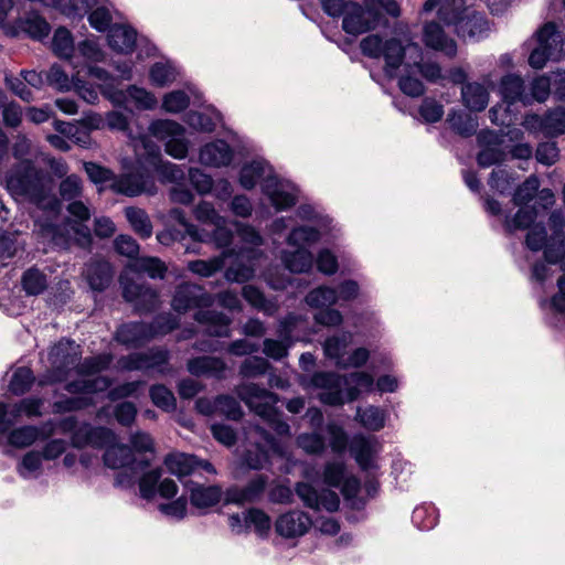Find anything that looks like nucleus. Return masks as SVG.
<instances>
[{
	"label": "nucleus",
	"mask_w": 565,
	"mask_h": 565,
	"mask_svg": "<svg viewBox=\"0 0 565 565\" xmlns=\"http://www.w3.org/2000/svg\"><path fill=\"white\" fill-rule=\"evenodd\" d=\"M53 181L31 161L20 162L7 177L8 188L43 212L35 221L40 236L53 247H71V216H61L62 201L54 194Z\"/></svg>",
	"instance_id": "nucleus-1"
},
{
	"label": "nucleus",
	"mask_w": 565,
	"mask_h": 565,
	"mask_svg": "<svg viewBox=\"0 0 565 565\" xmlns=\"http://www.w3.org/2000/svg\"><path fill=\"white\" fill-rule=\"evenodd\" d=\"M50 366L46 371L34 376L33 371L26 366L18 367L10 380L9 391L17 396L26 393L36 381L39 386L63 384L64 391L71 393V339L62 338L49 352Z\"/></svg>",
	"instance_id": "nucleus-2"
},
{
	"label": "nucleus",
	"mask_w": 565,
	"mask_h": 565,
	"mask_svg": "<svg viewBox=\"0 0 565 565\" xmlns=\"http://www.w3.org/2000/svg\"><path fill=\"white\" fill-rule=\"evenodd\" d=\"M438 18L447 26H454L458 38L479 40L488 30V19L477 10L470 9L466 0H446L438 8Z\"/></svg>",
	"instance_id": "nucleus-3"
},
{
	"label": "nucleus",
	"mask_w": 565,
	"mask_h": 565,
	"mask_svg": "<svg viewBox=\"0 0 565 565\" xmlns=\"http://www.w3.org/2000/svg\"><path fill=\"white\" fill-rule=\"evenodd\" d=\"M237 394L246 406L263 418L278 435L289 434L290 427L282 419V413L276 406L279 402L277 394L255 383L241 385Z\"/></svg>",
	"instance_id": "nucleus-4"
},
{
	"label": "nucleus",
	"mask_w": 565,
	"mask_h": 565,
	"mask_svg": "<svg viewBox=\"0 0 565 565\" xmlns=\"http://www.w3.org/2000/svg\"><path fill=\"white\" fill-rule=\"evenodd\" d=\"M55 273L56 271L52 269L51 266L45 267V269H40L36 266L28 268L21 276V286L23 291L28 296H39L46 290L50 282H53L56 286V298L58 299V302L65 303L70 297L68 290L71 275L67 274V270L65 269L61 271V276Z\"/></svg>",
	"instance_id": "nucleus-5"
},
{
	"label": "nucleus",
	"mask_w": 565,
	"mask_h": 565,
	"mask_svg": "<svg viewBox=\"0 0 565 565\" xmlns=\"http://www.w3.org/2000/svg\"><path fill=\"white\" fill-rule=\"evenodd\" d=\"M137 163L143 170L157 171L164 181L177 182L183 179V171L174 163L164 161L158 143H132Z\"/></svg>",
	"instance_id": "nucleus-6"
},
{
	"label": "nucleus",
	"mask_w": 565,
	"mask_h": 565,
	"mask_svg": "<svg viewBox=\"0 0 565 565\" xmlns=\"http://www.w3.org/2000/svg\"><path fill=\"white\" fill-rule=\"evenodd\" d=\"M184 122L192 129L200 132H213L220 126L217 136L210 141H242L233 129L225 126L223 115L215 108L209 111L189 110L183 116Z\"/></svg>",
	"instance_id": "nucleus-7"
},
{
	"label": "nucleus",
	"mask_w": 565,
	"mask_h": 565,
	"mask_svg": "<svg viewBox=\"0 0 565 565\" xmlns=\"http://www.w3.org/2000/svg\"><path fill=\"white\" fill-rule=\"evenodd\" d=\"M122 298L132 305L134 310L139 313L154 311L160 303L159 294L146 281H137L131 278H120Z\"/></svg>",
	"instance_id": "nucleus-8"
},
{
	"label": "nucleus",
	"mask_w": 565,
	"mask_h": 565,
	"mask_svg": "<svg viewBox=\"0 0 565 565\" xmlns=\"http://www.w3.org/2000/svg\"><path fill=\"white\" fill-rule=\"evenodd\" d=\"M169 351L161 348H152L146 352H134L119 358L117 364L121 371H141L148 372L156 370L159 373L164 372V366L169 363Z\"/></svg>",
	"instance_id": "nucleus-9"
},
{
	"label": "nucleus",
	"mask_w": 565,
	"mask_h": 565,
	"mask_svg": "<svg viewBox=\"0 0 565 565\" xmlns=\"http://www.w3.org/2000/svg\"><path fill=\"white\" fill-rule=\"evenodd\" d=\"M262 189L277 211L287 210L296 205L298 201V188L276 175L268 174L263 181Z\"/></svg>",
	"instance_id": "nucleus-10"
},
{
	"label": "nucleus",
	"mask_w": 565,
	"mask_h": 565,
	"mask_svg": "<svg viewBox=\"0 0 565 565\" xmlns=\"http://www.w3.org/2000/svg\"><path fill=\"white\" fill-rule=\"evenodd\" d=\"M213 303V297L203 287L182 282L175 287L171 306L174 311L184 313L193 308H205Z\"/></svg>",
	"instance_id": "nucleus-11"
},
{
	"label": "nucleus",
	"mask_w": 565,
	"mask_h": 565,
	"mask_svg": "<svg viewBox=\"0 0 565 565\" xmlns=\"http://www.w3.org/2000/svg\"><path fill=\"white\" fill-rule=\"evenodd\" d=\"M525 125L529 130L540 132L546 138H557L565 134V108L558 106L543 115H529Z\"/></svg>",
	"instance_id": "nucleus-12"
},
{
	"label": "nucleus",
	"mask_w": 565,
	"mask_h": 565,
	"mask_svg": "<svg viewBox=\"0 0 565 565\" xmlns=\"http://www.w3.org/2000/svg\"><path fill=\"white\" fill-rule=\"evenodd\" d=\"M130 171L114 178L110 189L116 193L127 196H137L142 193H153L156 189L153 179L149 174V170Z\"/></svg>",
	"instance_id": "nucleus-13"
},
{
	"label": "nucleus",
	"mask_w": 565,
	"mask_h": 565,
	"mask_svg": "<svg viewBox=\"0 0 565 565\" xmlns=\"http://www.w3.org/2000/svg\"><path fill=\"white\" fill-rule=\"evenodd\" d=\"M268 482V476L257 475L243 487L232 486L224 492V503L244 505L259 502L265 494Z\"/></svg>",
	"instance_id": "nucleus-14"
},
{
	"label": "nucleus",
	"mask_w": 565,
	"mask_h": 565,
	"mask_svg": "<svg viewBox=\"0 0 565 565\" xmlns=\"http://www.w3.org/2000/svg\"><path fill=\"white\" fill-rule=\"evenodd\" d=\"M164 465L167 469L179 479L194 475L199 470H204L211 475L216 473L214 466L210 461L199 459L194 455L184 452L167 455Z\"/></svg>",
	"instance_id": "nucleus-15"
},
{
	"label": "nucleus",
	"mask_w": 565,
	"mask_h": 565,
	"mask_svg": "<svg viewBox=\"0 0 565 565\" xmlns=\"http://www.w3.org/2000/svg\"><path fill=\"white\" fill-rule=\"evenodd\" d=\"M116 441V435L107 427L78 425L73 419V447L89 445L94 448H107Z\"/></svg>",
	"instance_id": "nucleus-16"
},
{
	"label": "nucleus",
	"mask_w": 565,
	"mask_h": 565,
	"mask_svg": "<svg viewBox=\"0 0 565 565\" xmlns=\"http://www.w3.org/2000/svg\"><path fill=\"white\" fill-rule=\"evenodd\" d=\"M312 525L308 513L301 510H289L280 514L275 522V531L285 539L300 537L307 534Z\"/></svg>",
	"instance_id": "nucleus-17"
},
{
	"label": "nucleus",
	"mask_w": 565,
	"mask_h": 565,
	"mask_svg": "<svg viewBox=\"0 0 565 565\" xmlns=\"http://www.w3.org/2000/svg\"><path fill=\"white\" fill-rule=\"evenodd\" d=\"M311 383L315 387L324 390L320 401L330 406H341L345 403L342 386L345 385L342 376L332 372L315 373Z\"/></svg>",
	"instance_id": "nucleus-18"
},
{
	"label": "nucleus",
	"mask_w": 565,
	"mask_h": 565,
	"mask_svg": "<svg viewBox=\"0 0 565 565\" xmlns=\"http://www.w3.org/2000/svg\"><path fill=\"white\" fill-rule=\"evenodd\" d=\"M552 234L544 246V258L548 264L563 263L565 257V241L563 239L564 216L561 211H553L548 217Z\"/></svg>",
	"instance_id": "nucleus-19"
},
{
	"label": "nucleus",
	"mask_w": 565,
	"mask_h": 565,
	"mask_svg": "<svg viewBox=\"0 0 565 565\" xmlns=\"http://www.w3.org/2000/svg\"><path fill=\"white\" fill-rule=\"evenodd\" d=\"M343 2V10L337 17H343L342 19V30L350 35H360L372 31V25L369 24L365 10L363 7L355 1L352 0H341Z\"/></svg>",
	"instance_id": "nucleus-20"
},
{
	"label": "nucleus",
	"mask_w": 565,
	"mask_h": 565,
	"mask_svg": "<svg viewBox=\"0 0 565 565\" xmlns=\"http://www.w3.org/2000/svg\"><path fill=\"white\" fill-rule=\"evenodd\" d=\"M423 42L426 47L444 52L447 56L454 57L457 54V43L445 33L443 26L436 21L424 24Z\"/></svg>",
	"instance_id": "nucleus-21"
},
{
	"label": "nucleus",
	"mask_w": 565,
	"mask_h": 565,
	"mask_svg": "<svg viewBox=\"0 0 565 565\" xmlns=\"http://www.w3.org/2000/svg\"><path fill=\"white\" fill-rule=\"evenodd\" d=\"M55 422L47 420L40 427L25 425L15 429H12L8 435V441L10 445L23 448L31 446L39 438H47L55 431Z\"/></svg>",
	"instance_id": "nucleus-22"
},
{
	"label": "nucleus",
	"mask_w": 565,
	"mask_h": 565,
	"mask_svg": "<svg viewBox=\"0 0 565 565\" xmlns=\"http://www.w3.org/2000/svg\"><path fill=\"white\" fill-rule=\"evenodd\" d=\"M103 460L105 466L110 469L126 468L130 465H138L140 469H147L150 466V461L147 459L137 460L129 446L115 441L105 449Z\"/></svg>",
	"instance_id": "nucleus-23"
},
{
	"label": "nucleus",
	"mask_w": 565,
	"mask_h": 565,
	"mask_svg": "<svg viewBox=\"0 0 565 565\" xmlns=\"http://www.w3.org/2000/svg\"><path fill=\"white\" fill-rule=\"evenodd\" d=\"M137 30L130 24L115 23L107 33V44L116 53L131 54L137 46Z\"/></svg>",
	"instance_id": "nucleus-24"
},
{
	"label": "nucleus",
	"mask_w": 565,
	"mask_h": 565,
	"mask_svg": "<svg viewBox=\"0 0 565 565\" xmlns=\"http://www.w3.org/2000/svg\"><path fill=\"white\" fill-rule=\"evenodd\" d=\"M115 339L126 347L139 348L152 339V333L150 332L148 323L132 321L118 327Z\"/></svg>",
	"instance_id": "nucleus-25"
},
{
	"label": "nucleus",
	"mask_w": 565,
	"mask_h": 565,
	"mask_svg": "<svg viewBox=\"0 0 565 565\" xmlns=\"http://www.w3.org/2000/svg\"><path fill=\"white\" fill-rule=\"evenodd\" d=\"M194 320L204 327V332L212 337H228L231 318L225 313L212 309H200Z\"/></svg>",
	"instance_id": "nucleus-26"
},
{
	"label": "nucleus",
	"mask_w": 565,
	"mask_h": 565,
	"mask_svg": "<svg viewBox=\"0 0 565 565\" xmlns=\"http://www.w3.org/2000/svg\"><path fill=\"white\" fill-rule=\"evenodd\" d=\"M83 276L90 289L103 291L111 282V265L105 259L93 258L85 265Z\"/></svg>",
	"instance_id": "nucleus-27"
},
{
	"label": "nucleus",
	"mask_w": 565,
	"mask_h": 565,
	"mask_svg": "<svg viewBox=\"0 0 565 565\" xmlns=\"http://www.w3.org/2000/svg\"><path fill=\"white\" fill-rule=\"evenodd\" d=\"M448 128L461 138H470L477 134L478 117L465 109H451L446 118Z\"/></svg>",
	"instance_id": "nucleus-28"
},
{
	"label": "nucleus",
	"mask_w": 565,
	"mask_h": 565,
	"mask_svg": "<svg viewBox=\"0 0 565 565\" xmlns=\"http://www.w3.org/2000/svg\"><path fill=\"white\" fill-rule=\"evenodd\" d=\"M190 491V502L196 509H209L216 505L224 492L220 486H204L190 482L186 484Z\"/></svg>",
	"instance_id": "nucleus-29"
},
{
	"label": "nucleus",
	"mask_w": 565,
	"mask_h": 565,
	"mask_svg": "<svg viewBox=\"0 0 565 565\" xmlns=\"http://www.w3.org/2000/svg\"><path fill=\"white\" fill-rule=\"evenodd\" d=\"M500 93L504 103L509 106L515 103L530 105L529 94L525 92L524 81L516 74H508L501 78Z\"/></svg>",
	"instance_id": "nucleus-30"
},
{
	"label": "nucleus",
	"mask_w": 565,
	"mask_h": 565,
	"mask_svg": "<svg viewBox=\"0 0 565 565\" xmlns=\"http://www.w3.org/2000/svg\"><path fill=\"white\" fill-rule=\"evenodd\" d=\"M89 218V209L83 202L73 200V243L83 248H88L92 245L93 237L90 228L86 225L77 224V222L88 221Z\"/></svg>",
	"instance_id": "nucleus-31"
},
{
	"label": "nucleus",
	"mask_w": 565,
	"mask_h": 565,
	"mask_svg": "<svg viewBox=\"0 0 565 565\" xmlns=\"http://www.w3.org/2000/svg\"><path fill=\"white\" fill-rule=\"evenodd\" d=\"M231 143H204L200 149L199 159L204 166L226 167L234 157V152L230 147Z\"/></svg>",
	"instance_id": "nucleus-32"
},
{
	"label": "nucleus",
	"mask_w": 565,
	"mask_h": 565,
	"mask_svg": "<svg viewBox=\"0 0 565 565\" xmlns=\"http://www.w3.org/2000/svg\"><path fill=\"white\" fill-rule=\"evenodd\" d=\"M188 371L195 376H212L222 379L226 370V365L222 359L216 356H198L188 361Z\"/></svg>",
	"instance_id": "nucleus-33"
},
{
	"label": "nucleus",
	"mask_w": 565,
	"mask_h": 565,
	"mask_svg": "<svg viewBox=\"0 0 565 565\" xmlns=\"http://www.w3.org/2000/svg\"><path fill=\"white\" fill-rule=\"evenodd\" d=\"M132 100L135 106L140 110L153 109L157 105V98L143 87L137 85L128 86L127 90H116L113 96V102L121 105L126 100Z\"/></svg>",
	"instance_id": "nucleus-34"
},
{
	"label": "nucleus",
	"mask_w": 565,
	"mask_h": 565,
	"mask_svg": "<svg viewBox=\"0 0 565 565\" xmlns=\"http://www.w3.org/2000/svg\"><path fill=\"white\" fill-rule=\"evenodd\" d=\"M184 127L172 119H154L150 122L148 132L158 141H189L183 138Z\"/></svg>",
	"instance_id": "nucleus-35"
},
{
	"label": "nucleus",
	"mask_w": 565,
	"mask_h": 565,
	"mask_svg": "<svg viewBox=\"0 0 565 565\" xmlns=\"http://www.w3.org/2000/svg\"><path fill=\"white\" fill-rule=\"evenodd\" d=\"M463 105L470 111H482L488 106L489 93L486 87L477 82L466 83L461 88Z\"/></svg>",
	"instance_id": "nucleus-36"
},
{
	"label": "nucleus",
	"mask_w": 565,
	"mask_h": 565,
	"mask_svg": "<svg viewBox=\"0 0 565 565\" xmlns=\"http://www.w3.org/2000/svg\"><path fill=\"white\" fill-rule=\"evenodd\" d=\"M351 456L363 470H369L373 463V445L370 438L363 435H354L349 444Z\"/></svg>",
	"instance_id": "nucleus-37"
},
{
	"label": "nucleus",
	"mask_w": 565,
	"mask_h": 565,
	"mask_svg": "<svg viewBox=\"0 0 565 565\" xmlns=\"http://www.w3.org/2000/svg\"><path fill=\"white\" fill-rule=\"evenodd\" d=\"M405 46L402 41L397 38H390L385 40L383 45V55L385 61V72L391 74L401 67L405 58Z\"/></svg>",
	"instance_id": "nucleus-38"
},
{
	"label": "nucleus",
	"mask_w": 565,
	"mask_h": 565,
	"mask_svg": "<svg viewBox=\"0 0 565 565\" xmlns=\"http://www.w3.org/2000/svg\"><path fill=\"white\" fill-rule=\"evenodd\" d=\"M242 296L252 307L267 316H273L278 310L276 301L266 298L263 291L253 285L244 286Z\"/></svg>",
	"instance_id": "nucleus-39"
},
{
	"label": "nucleus",
	"mask_w": 565,
	"mask_h": 565,
	"mask_svg": "<svg viewBox=\"0 0 565 565\" xmlns=\"http://www.w3.org/2000/svg\"><path fill=\"white\" fill-rule=\"evenodd\" d=\"M125 216L137 235L143 239L151 237L152 223L145 210L129 206L125 210Z\"/></svg>",
	"instance_id": "nucleus-40"
},
{
	"label": "nucleus",
	"mask_w": 565,
	"mask_h": 565,
	"mask_svg": "<svg viewBox=\"0 0 565 565\" xmlns=\"http://www.w3.org/2000/svg\"><path fill=\"white\" fill-rule=\"evenodd\" d=\"M20 26L30 38L43 40L47 38L51 26L47 21L36 12H30L21 20Z\"/></svg>",
	"instance_id": "nucleus-41"
},
{
	"label": "nucleus",
	"mask_w": 565,
	"mask_h": 565,
	"mask_svg": "<svg viewBox=\"0 0 565 565\" xmlns=\"http://www.w3.org/2000/svg\"><path fill=\"white\" fill-rule=\"evenodd\" d=\"M268 169L267 162L263 160H254L245 164L239 173L241 185L246 190H252L260 179H266L265 174Z\"/></svg>",
	"instance_id": "nucleus-42"
},
{
	"label": "nucleus",
	"mask_w": 565,
	"mask_h": 565,
	"mask_svg": "<svg viewBox=\"0 0 565 565\" xmlns=\"http://www.w3.org/2000/svg\"><path fill=\"white\" fill-rule=\"evenodd\" d=\"M356 419L371 431H379L385 426L386 413L384 409L370 405L364 409L358 408Z\"/></svg>",
	"instance_id": "nucleus-43"
},
{
	"label": "nucleus",
	"mask_w": 565,
	"mask_h": 565,
	"mask_svg": "<svg viewBox=\"0 0 565 565\" xmlns=\"http://www.w3.org/2000/svg\"><path fill=\"white\" fill-rule=\"evenodd\" d=\"M131 268L136 273L147 274L152 279H163L168 270L160 258L152 256L137 258Z\"/></svg>",
	"instance_id": "nucleus-44"
},
{
	"label": "nucleus",
	"mask_w": 565,
	"mask_h": 565,
	"mask_svg": "<svg viewBox=\"0 0 565 565\" xmlns=\"http://www.w3.org/2000/svg\"><path fill=\"white\" fill-rule=\"evenodd\" d=\"M284 263L286 268L291 273H306L312 267L313 256L309 250L298 248L295 252L287 253L284 256Z\"/></svg>",
	"instance_id": "nucleus-45"
},
{
	"label": "nucleus",
	"mask_w": 565,
	"mask_h": 565,
	"mask_svg": "<svg viewBox=\"0 0 565 565\" xmlns=\"http://www.w3.org/2000/svg\"><path fill=\"white\" fill-rule=\"evenodd\" d=\"M86 15L89 25L100 33H108L115 24L113 23V14L110 10L100 3L89 10Z\"/></svg>",
	"instance_id": "nucleus-46"
},
{
	"label": "nucleus",
	"mask_w": 565,
	"mask_h": 565,
	"mask_svg": "<svg viewBox=\"0 0 565 565\" xmlns=\"http://www.w3.org/2000/svg\"><path fill=\"white\" fill-rule=\"evenodd\" d=\"M337 301V289L327 286L317 287L313 290L309 291L308 295L306 296L307 305L318 309L323 307H330L334 305Z\"/></svg>",
	"instance_id": "nucleus-47"
},
{
	"label": "nucleus",
	"mask_w": 565,
	"mask_h": 565,
	"mask_svg": "<svg viewBox=\"0 0 565 565\" xmlns=\"http://www.w3.org/2000/svg\"><path fill=\"white\" fill-rule=\"evenodd\" d=\"M163 469L157 467L143 472L138 481L140 497L145 500H151L157 494L159 481L161 480Z\"/></svg>",
	"instance_id": "nucleus-48"
},
{
	"label": "nucleus",
	"mask_w": 565,
	"mask_h": 565,
	"mask_svg": "<svg viewBox=\"0 0 565 565\" xmlns=\"http://www.w3.org/2000/svg\"><path fill=\"white\" fill-rule=\"evenodd\" d=\"M503 143H486V147L478 153L477 162L481 168H488L503 162L507 153L500 146Z\"/></svg>",
	"instance_id": "nucleus-49"
},
{
	"label": "nucleus",
	"mask_w": 565,
	"mask_h": 565,
	"mask_svg": "<svg viewBox=\"0 0 565 565\" xmlns=\"http://www.w3.org/2000/svg\"><path fill=\"white\" fill-rule=\"evenodd\" d=\"M270 364L265 358L252 355L242 362L239 374L247 379L257 377L265 374Z\"/></svg>",
	"instance_id": "nucleus-50"
},
{
	"label": "nucleus",
	"mask_w": 565,
	"mask_h": 565,
	"mask_svg": "<svg viewBox=\"0 0 565 565\" xmlns=\"http://www.w3.org/2000/svg\"><path fill=\"white\" fill-rule=\"evenodd\" d=\"M151 402L159 408L170 412L175 407L173 393L162 384L152 385L149 390Z\"/></svg>",
	"instance_id": "nucleus-51"
},
{
	"label": "nucleus",
	"mask_w": 565,
	"mask_h": 565,
	"mask_svg": "<svg viewBox=\"0 0 565 565\" xmlns=\"http://www.w3.org/2000/svg\"><path fill=\"white\" fill-rule=\"evenodd\" d=\"M540 180L536 175L529 177L522 184L518 186L513 194L515 205H525L532 201L539 191Z\"/></svg>",
	"instance_id": "nucleus-52"
},
{
	"label": "nucleus",
	"mask_w": 565,
	"mask_h": 565,
	"mask_svg": "<svg viewBox=\"0 0 565 565\" xmlns=\"http://www.w3.org/2000/svg\"><path fill=\"white\" fill-rule=\"evenodd\" d=\"M113 361V355L109 353H104L90 358L84 359V361L78 365V373L95 375L100 373L102 371L109 367Z\"/></svg>",
	"instance_id": "nucleus-53"
},
{
	"label": "nucleus",
	"mask_w": 565,
	"mask_h": 565,
	"mask_svg": "<svg viewBox=\"0 0 565 565\" xmlns=\"http://www.w3.org/2000/svg\"><path fill=\"white\" fill-rule=\"evenodd\" d=\"M530 105L533 100L544 103L553 94L552 78L545 75L535 77L530 87Z\"/></svg>",
	"instance_id": "nucleus-54"
},
{
	"label": "nucleus",
	"mask_w": 565,
	"mask_h": 565,
	"mask_svg": "<svg viewBox=\"0 0 565 565\" xmlns=\"http://www.w3.org/2000/svg\"><path fill=\"white\" fill-rule=\"evenodd\" d=\"M189 105H190V97L182 89H177V90L167 93L162 99V108L167 113H173V114L181 113V111L185 110L189 107Z\"/></svg>",
	"instance_id": "nucleus-55"
},
{
	"label": "nucleus",
	"mask_w": 565,
	"mask_h": 565,
	"mask_svg": "<svg viewBox=\"0 0 565 565\" xmlns=\"http://www.w3.org/2000/svg\"><path fill=\"white\" fill-rule=\"evenodd\" d=\"M22 415L20 402L14 403L10 407L6 403L0 402V435L9 433Z\"/></svg>",
	"instance_id": "nucleus-56"
},
{
	"label": "nucleus",
	"mask_w": 565,
	"mask_h": 565,
	"mask_svg": "<svg viewBox=\"0 0 565 565\" xmlns=\"http://www.w3.org/2000/svg\"><path fill=\"white\" fill-rule=\"evenodd\" d=\"M295 493L302 501L303 505L320 511V492L307 482H297L295 484Z\"/></svg>",
	"instance_id": "nucleus-57"
},
{
	"label": "nucleus",
	"mask_w": 565,
	"mask_h": 565,
	"mask_svg": "<svg viewBox=\"0 0 565 565\" xmlns=\"http://www.w3.org/2000/svg\"><path fill=\"white\" fill-rule=\"evenodd\" d=\"M148 327L153 339L157 335H164L175 330L179 327V320L171 313H160L148 323Z\"/></svg>",
	"instance_id": "nucleus-58"
},
{
	"label": "nucleus",
	"mask_w": 565,
	"mask_h": 565,
	"mask_svg": "<svg viewBox=\"0 0 565 565\" xmlns=\"http://www.w3.org/2000/svg\"><path fill=\"white\" fill-rule=\"evenodd\" d=\"M244 462L250 469L260 470L269 463L268 450L259 444H254L246 449L244 454Z\"/></svg>",
	"instance_id": "nucleus-59"
},
{
	"label": "nucleus",
	"mask_w": 565,
	"mask_h": 565,
	"mask_svg": "<svg viewBox=\"0 0 565 565\" xmlns=\"http://www.w3.org/2000/svg\"><path fill=\"white\" fill-rule=\"evenodd\" d=\"M52 50L56 56L71 60V32L65 26H60L54 32Z\"/></svg>",
	"instance_id": "nucleus-60"
},
{
	"label": "nucleus",
	"mask_w": 565,
	"mask_h": 565,
	"mask_svg": "<svg viewBox=\"0 0 565 565\" xmlns=\"http://www.w3.org/2000/svg\"><path fill=\"white\" fill-rule=\"evenodd\" d=\"M244 522L246 526L253 525L259 535H266L271 524L269 515L257 508H250L247 511Z\"/></svg>",
	"instance_id": "nucleus-61"
},
{
	"label": "nucleus",
	"mask_w": 565,
	"mask_h": 565,
	"mask_svg": "<svg viewBox=\"0 0 565 565\" xmlns=\"http://www.w3.org/2000/svg\"><path fill=\"white\" fill-rule=\"evenodd\" d=\"M224 266V258L222 256L214 257L209 260L198 259L189 263V269L202 277H210L216 271L221 270Z\"/></svg>",
	"instance_id": "nucleus-62"
},
{
	"label": "nucleus",
	"mask_w": 565,
	"mask_h": 565,
	"mask_svg": "<svg viewBox=\"0 0 565 565\" xmlns=\"http://www.w3.org/2000/svg\"><path fill=\"white\" fill-rule=\"evenodd\" d=\"M345 478V465L342 461L333 460L326 463L323 468V482L329 487L339 488Z\"/></svg>",
	"instance_id": "nucleus-63"
},
{
	"label": "nucleus",
	"mask_w": 565,
	"mask_h": 565,
	"mask_svg": "<svg viewBox=\"0 0 565 565\" xmlns=\"http://www.w3.org/2000/svg\"><path fill=\"white\" fill-rule=\"evenodd\" d=\"M320 238V233L311 226H299L294 228L288 235V244L300 246L302 244L315 243Z\"/></svg>",
	"instance_id": "nucleus-64"
}]
</instances>
